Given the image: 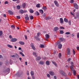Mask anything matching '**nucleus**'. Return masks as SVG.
<instances>
[{
    "instance_id": "obj_1",
    "label": "nucleus",
    "mask_w": 79,
    "mask_h": 79,
    "mask_svg": "<svg viewBox=\"0 0 79 79\" xmlns=\"http://www.w3.org/2000/svg\"><path fill=\"white\" fill-rule=\"evenodd\" d=\"M60 73L61 74L62 76H66V74L64 73V71H63L62 70H60Z\"/></svg>"
},
{
    "instance_id": "obj_2",
    "label": "nucleus",
    "mask_w": 79,
    "mask_h": 79,
    "mask_svg": "<svg viewBox=\"0 0 79 79\" xmlns=\"http://www.w3.org/2000/svg\"><path fill=\"white\" fill-rule=\"evenodd\" d=\"M71 66H70V69L71 71H73V65H74V63L71 62Z\"/></svg>"
},
{
    "instance_id": "obj_3",
    "label": "nucleus",
    "mask_w": 79,
    "mask_h": 79,
    "mask_svg": "<svg viewBox=\"0 0 79 79\" xmlns=\"http://www.w3.org/2000/svg\"><path fill=\"white\" fill-rule=\"evenodd\" d=\"M10 69L8 68L6 69V70H5V69L3 70L4 73H6V72L10 73Z\"/></svg>"
},
{
    "instance_id": "obj_4",
    "label": "nucleus",
    "mask_w": 79,
    "mask_h": 79,
    "mask_svg": "<svg viewBox=\"0 0 79 79\" xmlns=\"http://www.w3.org/2000/svg\"><path fill=\"white\" fill-rule=\"evenodd\" d=\"M54 3L56 6H57V7H59V4H58V2H57V1H55L54 2Z\"/></svg>"
},
{
    "instance_id": "obj_5",
    "label": "nucleus",
    "mask_w": 79,
    "mask_h": 79,
    "mask_svg": "<svg viewBox=\"0 0 79 79\" xmlns=\"http://www.w3.org/2000/svg\"><path fill=\"white\" fill-rule=\"evenodd\" d=\"M70 53H71V51H70V49L69 48H67V55H70Z\"/></svg>"
},
{
    "instance_id": "obj_6",
    "label": "nucleus",
    "mask_w": 79,
    "mask_h": 79,
    "mask_svg": "<svg viewBox=\"0 0 79 79\" xmlns=\"http://www.w3.org/2000/svg\"><path fill=\"white\" fill-rule=\"evenodd\" d=\"M49 74L51 76H54L55 75V73L53 72L50 71L49 72Z\"/></svg>"
},
{
    "instance_id": "obj_7",
    "label": "nucleus",
    "mask_w": 79,
    "mask_h": 79,
    "mask_svg": "<svg viewBox=\"0 0 79 79\" xmlns=\"http://www.w3.org/2000/svg\"><path fill=\"white\" fill-rule=\"evenodd\" d=\"M74 6L75 8H76V9H78V5H77V4L76 3H74Z\"/></svg>"
},
{
    "instance_id": "obj_8",
    "label": "nucleus",
    "mask_w": 79,
    "mask_h": 79,
    "mask_svg": "<svg viewBox=\"0 0 79 79\" xmlns=\"http://www.w3.org/2000/svg\"><path fill=\"white\" fill-rule=\"evenodd\" d=\"M12 42H16L17 40V39L16 38H12L10 40Z\"/></svg>"
},
{
    "instance_id": "obj_9",
    "label": "nucleus",
    "mask_w": 79,
    "mask_h": 79,
    "mask_svg": "<svg viewBox=\"0 0 79 79\" xmlns=\"http://www.w3.org/2000/svg\"><path fill=\"white\" fill-rule=\"evenodd\" d=\"M16 75H18V76L19 77H20L21 76V75H22V73H19V72H17L16 74Z\"/></svg>"
},
{
    "instance_id": "obj_10",
    "label": "nucleus",
    "mask_w": 79,
    "mask_h": 79,
    "mask_svg": "<svg viewBox=\"0 0 79 79\" xmlns=\"http://www.w3.org/2000/svg\"><path fill=\"white\" fill-rule=\"evenodd\" d=\"M35 39L36 40H37L40 41V38H39V36H35Z\"/></svg>"
},
{
    "instance_id": "obj_11",
    "label": "nucleus",
    "mask_w": 79,
    "mask_h": 79,
    "mask_svg": "<svg viewBox=\"0 0 79 79\" xmlns=\"http://www.w3.org/2000/svg\"><path fill=\"white\" fill-rule=\"evenodd\" d=\"M76 17H74V19H76L77 18H79V13H77L76 14Z\"/></svg>"
},
{
    "instance_id": "obj_12",
    "label": "nucleus",
    "mask_w": 79,
    "mask_h": 79,
    "mask_svg": "<svg viewBox=\"0 0 79 79\" xmlns=\"http://www.w3.org/2000/svg\"><path fill=\"white\" fill-rule=\"evenodd\" d=\"M58 29H59V28H58V27H56L54 28V31H58Z\"/></svg>"
},
{
    "instance_id": "obj_13",
    "label": "nucleus",
    "mask_w": 79,
    "mask_h": 79,
    "mask_svg": "<svg viewBox=\"0 0 79 79\" xmlns=\"http://www.w3.org/2000/svg\"><path fill=\"white\" fill-rule=\"evenodd\" d=\"M72 71H73V74L74 76H76V72L75 70H74L73 69V70H71Z\"/></svg>"
},
{
    "instance_id": "obj_14",
    "label": "nucleus",
    "mask_w": 79,
    "mask_h": 79,
    "mask_svg": "<svg viewBox=\"0 0 79 79\" xmlns=\"http://www.w3.org/2000/svg\"><path fill=\"white\" fill-rule=\"evenodd\" d=\"M31 47H32V49L34 50H35V46H34L33 45H31Z\"/></svg>"
},
{
    "instance_id": "obj_15",
    "label": "nucleus",
    "mask_w": 79,
    "mask_h": 79,
    "mask_svg": "<svg viewBox=\"0 0 79 79\" xmlns=\"http://www.w3.org/2000/svg\"><path fill=\"white\" fill-rule=\"evenodd\" d=\"M26 3H24L22 4V7L23 8H25V7H26Z\"/></svg>"
},
{
    "instance_id": "obj_16",
    "label": "nucleus",
    "mask_w": 79,
    "mask_h": 79,
    "mask_svg": "<svg viewBox=\"0 0 79 79\" xmlns=\"http://www.w3.org/2000/svg\"><path fill=\"white\" fill-rule=\"evenodd\" d=\"M60 21L61 23H63V18H60Z\"/></svg>"
},
{
    "instance_id": "obj_17",
    "label": "nucleus",
    "mask_w": 79,
    "mask_h": 79,
    "mask_svg": "<svg viewBox=\"0 0 79 79\" xmlns=\"http://www.w3.org/2000/svg\"><path fill=\"white\" fill-rule=\"evenodd\" d=\"M8 12L10 15H13V13L11 10H8Z\"/></svg>"
},
{
    "instance_id": "obj_18",
    "label": "nucleus",
    "mask_w": 79,
    "mask_h": 79,
    "mask_svg": "<svg viewBox=\"0 0 79 79\" xmlns=\"http://www.w3.org/2000/svg\"><path fill=\"white\" fill-rule=\"evenodd\" d=\"M64 21L65 23H68V19H67L66 18H64Z\"/></svg>"
},
{
    "instance_id": "obj_19",
    "label": "nucleus",
    "mask_w": 79,
    "mask_h": 79,
    "mask_svg": "<svg viewBox=\"0 0 79 79\" xmlns=\"http://www.w3.org/2000/svg\"><path fill=\"white\" fill-rule=\"evenodd\" d=\"M45 37L46 39H48L50 37V36L48 34H46L45 35Z\"/></svg>"
},
{
    "instance_id": "obj_20",
    "label": "nucleus",
    "mask_w": 79,
    "mask_h": 79,
    "mask_svg": "<svg viewBox=\"0 0 79 79\" xmlns=\"http://www.w3.org/2000/svg\"><path fill=\"white\" fill-rule=\"evenodd\" d=\"M26 20H29V17L28 16H27L25 17Z\"/></svg>"
},
{
    "instance_id": "obj_21",
    "label": "nucleus",
    "mask_w": 79,
    "mask_h": 79,
    "mask_svg": "<svg viewBox=\"0 0 79 79\" xmlns=\"http://www.w3.org/2000/svg\"><path fill=\"white\" fill-rule=\"evenodd\" d=\"M46 64L47 65H49L50 63L49 62V61L48 60H47L46 62Z\"/></svg>"
},
{
    "instance_id": "obj_22",
    "label": "nucleus",
    "mask_w": 79,
    "mask_h": 79,
    "mask_svg": "<svg viewBox=\"0 0 79 79\" xmlns=\"http://www.w3.org/2000/svg\"><path fill=\"white\" fill-rule=\"evenodd\" d=\"M19 43L21 45H23V44H24V42L23 41H20V42H19Z\"/></svg>"
},
{
    "instance_id": "obj_23",
    "label": "nucleus",
    "mask_w": 79,
    "mask_h": 79,
    "mask_svg": "<svg viewBox=\"0 0 79 79\" xmlns=\"http://www.w3.org/2000/svg\"><path fill=\"white\" fill-rule=\"evenodd\" d=\"M39 11L42 14H43V13H44V11L42 10H39Z\"/></svg>"
},
{
    "instance_id": "obj_24",
    "label": "nucleus",
    "mask_w": 79,
    "mask_h": 79,
    "mask_svg": "<svg viewBox=\"0 0 79 79\" xmlns=\"http://www.w3.org/2000/svg\"><path fill=\"white\" fill-rule=\"evenodd\" d=\"M16 57L17 58H19V55L17 53H15Z\"/></svg>"
},
{
    "instance_id": "obj_25",
    "label": "nucleus",
    "mask_w": 79,
    "mask_h": 79,
    "mask_svg": "<svg viewBox=\"0 0 79 79\" xmlns=\"http://www.w3.org/2000/svg\"><path fill=\"white\" fill-rule=\"evenodd\" d=\"M59 40H60V41H63V40H64V39L63 38L61 37L59 38Z\"/></svg>"
},
{
    "instance_id": "obj_26",
    "label": "nucleus",
    "mask_w": 79,
    "mask_h": 79,
    "mask_svg": "<svg viewBox=\"0 0 79 79\" xmlns=\"http://www.w3.org/2000/svg\"><path fill=\"white\" fill-rule=\"evenodd\" d=\"M19 53H20V55H21L22 56H23V57L25 56L24 54H23V52H19Z\"/></svg>"
},
{
    "instance_id": "obj_27",
    "label": "nucleus",
    "mask_w": 79,
    "mask_h": 79,
    "mask_svg": "<svg viewBox=\"0 0 79 79\" xmlns=\"http://www.w3.org/2000/svg\"><path fill=\"white\" fill-rule=\"evenodd\" d=\"M62 48V44H60L58 46V48L60 49Z\"/></svg>"
},
{
    "instance_id": "obj_28",
    "label": "nucleus",
    "mask_w": 79,
    "mask_h": 79,
    "mask_svg": "<svg viewBox=\"0 0 79 79\" xmlns=\"http://www.w3.org/2000/svg\"><path fill=\"white\" fill-rule=\"evenodd\" d=\"M40 64H44V62L42 61H40L39 62Z\"/></svg>"
},
{
    "instance_id": "obj_29",
    "label": "nucleus",
    "mask_w": 79,
    "mask_h": 79,
    "mask_svg": "<svg viewBox=\"0 0 79 79\" xmlns=\"http://www.w3.org/2000/svg\"><path fill=\"white\" fill-rule=\"evenodd\" d=\"M31 76H34V72H33V71H31Z\"/></svg>"
},
{
    "instance_id": "obj_30",
    "label": "nucleus",
    "mask_w": 79,
    "mask_h": 79,
    "mask_svg": "<svg viewBox=\"0 0 79 79\" xmlns=\"http://www.w3.org/2000/svg\"><path fill=\"white\" fill-rule=\"evenodd\" d=\"M41 59V57L39 56H38L36 58V60H40Z\"/></svg>"
},
{
    "instance_id": "obj_31",
    "label": "nucleus",
    "mask_w": 79,
    "mask_h": 79,
    "mask_svg": "<svg viewBox=\"0 0 79 79\" xmlns=\"http://www.w3.org/2000/svg\"><path fill=\"white\" fill-rule=\"evenodd\" d=\"M30 12L31 13H34V10L32 9H30Z\"/></svg>"
},
{
    "instance_id": "obj_32",
    "label": "nucleus",
    "mask_w": 79,
    "mask_h": 79,
    "mask_svg": "<svg viewBox=\"0 0 79 79\" xmlns=\"http://www.w3.org/2000/svg\"><path fill=\"white\" fill-rule=\"evenodd\" d=\"M7 46L8 47H9V48H13V46L10 45L8 44Z\"/></svg>"
},
{
    "instance_id": "obj_33",
    "label": "nucleus",
    "mask_w": 79,
    "mask_h": 79,
    "mask_svg": "<svg viewBox=\"0 0 79 79\" xmlns=\"http://www.w3.org/2000/svg\"><path fill=\"white\" fill-rule=\"evenodd\" d=\"M3 35V31H0V37H1V35Z\"/></svg>"
},
{
    "instance_id": "obj_34",
    "label": "nucleus",
    "mask_w": 79,
    "mask_h": 79,
    "mask_svg": "<svg viewBox=\"0 0 79 79\" xmlns=\"http://www.w3.org/2000/svg\"><path fill=\"white\" fill-rule=\"evenodd\" d=\"M52 63L56 66H57V64L55 63V62L52 61Z\"/></svg>"
},
{
    "instance_id": "obj_35",
    "label": "nucleus",
    "mask_w": 79,
    "mask_h": 79,
    "mask_svg": "<svg viewBox=\"0 0 79 79\" xmlns=\"http://www.w3.org/2000/svg\"><path fill=\"white\" fill-rule=\"evenodd\" d=\"M19 12L20 13H22V14H23V13H24V10H20Z\"/></svg>"
},
{
    "instance_id": "obj_36",
    "label": "nucleus",
    "mask_w": 79,
    "mask_h": 79,
    "mask_svg": "<svg viewBox=\"0 0 79 79\" xmlns=\"http://www.w3.org/2000/svg\"><path fill=\"white\" fill-rule=\"evenodd\" d=\"M29 17L30 19H33V18H34V17L32 15H30Z\"/></svg>"
},
{
    "instance_id": "obj_37",
    "label": "nucleus",
    "mask_w": 79,
    "mask_h": 79,
    "mask_svg": "<svg viewBox=\"0 0 79 79\" xmlns=\"http://www.w3.org/2000/svg\"><path fill=\"white\" fill-rule=\"evenodd\" d=\"M60 33L61 34H64V31L63 30H60Z\"/></svg>"
},
{
    "instance_id": "obj_38",
    "label": "nucleus",
    "mask_w": 79,
    "mask_h": 79,
    "mask_svg": "<svg viewBox=\"0 0 79 79\" xmlns=\"http://www.w3.org/2000/svg\"><path fill=\"white\" fill-rule=\"evenodd\" d=\"M36 7L37 8H40V4H38L36 5Z\"/></svg>"
},
{
    "instance_id": "obj_39",
    "label": "nucleus",
    "mask_w": 79,
    "mask_h": 79,
    "mask_svg": "<svg viewBox=\"0 0 79 79\" xmlns=\"http://www.w3.org/2000/svg\"><path fill=\"white\" fill-rule=\"evenodd\" d=\"M35 13L36 15H37V16H39L40 15L39 12L38 11H36Z\"/></svg>"
},
{
    "instance_id": "obj_40",
    "label": "nucleus",
    "mask_w": 79,
    "mask_h": 79,
    "mask_svg": "<svg viewBox=\"0 0 79 79\" xmlns=\"http://www.w3.org/2000/svg\"><path fill=\"white\" fill-rule=\"evenodd\" d=\"M43 9L44 10H47V7L45 6L44 7H43Z\"/></svg>"
},
{
    "instance_id": "obj_41",
    "label": "nucleus",
    "mask_w": 79,
    "mask_h": 79,
    "mask_svg": "<svg viewBox=\"0 0 79 79\" xmlns=\"http://www.w3.org/2000/svg\"><path fill=\"white\" fill-rule=\"evenodd\" d=\"M40 47L41 48H44V47H45L44 46V45L43 44H41L40 45Z\"/></svg>"
},
{
    "instance_id": "obj_42",
    "label": "nucleus",
    "mask_w": 79,
    "mask_h": 79,
    "mask_svg": "<svg viewBox=\"0 0 79 79\" xmlns=\"http://www.w3.org/2000/svg\"><path fill=\"white\" fill-rule=\"evenodd\" d=\"M20 6H17V8L18 10H19V9H20Z\"/></svg>"
},
{
    "instance_id": "obj_43",
    "label": "nucleus",
    "mask_w": 79,
    "mask_h": 79,
    "mask_svg": "<svg viewBox=\"0 0 79 79\" xmlns=\"http://www.w3.org/2000/svg\"><path fill=\"white\" fill-rule=\"evenodd\" d=\"M60 29H62V30L64 29V27H60Z\"/></svg>"
},
{
    "instance_id": "obj_44",
    "label": "nucleus",
    "mask_w": 79,
    "mask_h": 79,
    "mask_svg": "<svg viewBox=\"0 0 79 79\" xmlns=\"http://www.w3.org/2000/svg\"><path fill=\"white\" fill-rule=\"evenodd\" d=\"M59 58H61V53H59Z\"/></svg>"
},
{
    "instance_id": "obj_45",
    "label": "nucleus",
    "mask_w": 79,
    "mask_h": 79,
    "mask_svg": "<svg viewBox=\"0 0 79 79\" xmlns=\"http://www.w3.org/2000/svg\"><path fill=\"white\" fill-rule=\"evenodd\" d=\"M11 57L12 58H15V55H11Z\"/></svg>"
},
{
    "instance_id": "obj_46",
    "label": "nucleus",
    "mask_w": 79,
    "mask_h": 79,
    "mask_svg": "<svg viewBox=\"0 0 79 79\" xmlns=\"http://www.w3.org/2000/svg\"><path fill=\"white\" fill-rule=\"evenodd\" d=\"M65 34H67V35H68L69 34H70V32H67L65 33Z\"/></svg>"
},
{
    "instance_id": "obj_47",
    "label": "nucleus",
    "mask_w": 79,
    "mask_h": 79,
    "mask_svg": "<svg viewBox=\"0 0 79 79\" xmlns=\"http://www.w3.org/2000/svg\"><path fill=\"white\" fill-rule=\"evenodd\" d=\"M11 27H12V28H13L14 29H15V27L13 25L11 26Z\"/></svg>"
},
{
    "instance_id": "obj_48",
    "label": "nucleus",
    "mask_w": 79,
    "mask_h": 79,
    "mask_svg": "<svg viewBox=\"0 0 79 79\" xmlns=\"http://www.w3.org/2000/svg\"><path fill=\"white\" fill-rule=\"evenodd\" d=\"M4 4L6 5V4H8V1H6L4 2Z\"/></svg>"
},
{
    "instance_id": "obj_49",
    "label": "nucleus",
    "mask_w": 79,
    "mask_h": 79,
    "mask_svg": "<svg viewBox=\"0 0 79 79\" xmlns=\"http://www.w3.org/2000/svg\"><path fill=\"white\" fill-rule=\"evenodd\" d=\"M71 21L70 20L69 21V24L70 25H71Z\"/></svg>"
},
{
    "instance_id": "obj_50",
    "label": "nucleus",
    "mask_w": 79,
    "mask_h": 79,
    "mask_svg": "<svg viewBox=\"0 0 79 79\" xmlns=\"http://www.w3.org/2000/svg\"><path fill=\"white\" fill-rule=\"evenodd\" d=\"M17 19H20V16H17Z\"/></svg>"
},
{
    "instance_id": "obj_51",
    "label": "nucleus",
    "mask_w": 79,
    "mask_h": 79,
    "mask_svg": "<svg viewBox=\"0 0 79 79\" xmlns=\"http://www.w3.org/2000/svg\"><path fill=\"white\" fill-rule=\"evenodd\" d=\"M70 2L71 3H74V0H71Z\"/></svg>"
},
{
    "instance_id": "obj_52",
    "label": "nucleus",
    "mask_w": 79,
    "mask_h": 79,
    "mask_svg": "<svg viewBox=\"0 0 79 79\" xmlns=\"http://www.w3.org/2000/svg\"><path fill=\"white\" fill-rule=\"evenodd\" d=\"M36 54H37L36 52H33V55H36Z\"/></svg>"
},
{
    "instance_id": "obj_53",
    "label": "nucleus",
    "mask_w": 79,
    "mask_h": 79,
    "mask_svg": "<svg viewBox=\"0 0 79 79\" xmlns=\"http://www.w3.org/2000/svg\"><path fill=\"white\" fill-rule=\"evenodd\" d=\"M27 76H29V72L28 71H27Z\"/></svg>"
},
{
    "instance_id": "obj_54",
    "label": "nucleus",
    "mask_w": 79,
    "mask_h": 79,
    "mask_svg": "<svg viewBox=\"0 0 79 79\" xmlns=\"http://www.w3.org/2000/svg\"><path fill=\"white\" fill-rule=\"evenodd\" d=\"M45 16H46V14L45 13L44 14V15H42L43 17H45Z\"/></svg>"
},
{
    "instance_id": "obj_55",
    "label": "nucleus",
    "mask_w": 79,
    "mask_h": 79,
    "mask_svg": "<svg viewBox=\"0 0 79 79\" xmlns=\"http://www.w3.org/2000/svg\"><path fill=\"white\" fill-rule=\"evenodd\" d=\"M32 79H35V77L33 75L31 76Z\"/></svg>"
},
{
    "instance_id": "obj_56",
    "label": "nucleus",
    "mask_w": 79,
    "mask_h": 79,
    "mask_svg": "<svg viewBox=\"0 0 79 79\" xmlns=\"http://www.w3.org/2000/svg\"><path fill=\"white\" fill-rule=\"evenodd\" d=\"M68 75L69 76H71V72H69L68 73Z\"/></svg>"
},
{
    "instance_id": "obj_57",
    "label": "nucleus",
    "mask_w": 79,
    "mask_h": 79,
    "mask_svg": "<svg viewBox=\"0 0 79 79\" xmlns=\"http://www.w3.org/2000/svg\"><path fill=\"white\" fill-rule=\"evenodd\" d=\"M77 37L79 38V33H77Z\"/></svg>"
},
{
    "instance_id": "obj_58",
    "label": "nucleus",
    "mask_w": 79,
    "mask_h": 79,
    "mask_svg": "<svg viewBox=\"0 0 79 79\" xmlns=\"http://www.w3.org/2000/svg\"><path fill=\"white\" fill-rule=\"evenodd\" d=\"M40 34V33H38L37 34V35L38 36V37H39V35Z\"/></svg>"
},
{
    "instance_id": "obj_59",
    "label": "nucleus",
    "mask_w": 79,
    "mask_h": 79,
    "mask_svg": "<svg viewBox=\"0 0 79 79\" xmlns=\"http://www.w3.org/2000/svg\"><path fill=\"white\" fill-rule=\"evenodd\" d=\"M47 76L48 77H50V75L49 74H48L47 75Z\"/></svg>"
},
{
    "instance_id": "obj_60",
    "label": "nucleus",
    "mask_w": 79,
    "mask_h": 79,
    "mask_svg": "<svg viewBox=\"0 0 79 79\" xmlns=\"http://www.w3.org/2000/svg\"><path fill=\"white\" fill-rule=\"evenodd\" d=\"M3 64V63L2 62H0V66H2Z\"/></svg>"
},
{
    "instance_id": "obj_61",
    "label": "nucleus",
    "mask_w": 79,
    "mask_h": 79,
    "mask_svg": "<svg viewBox=\"0 0 79 79\" xmlns=\"http://www.w3.org/2000/svg\"><path fill=\"white\" fill-rule=\"evenodd\" d=\"M54 79H57V78H56V76H54Z\"/></svg>"
},
{
    "instance_id": "obj_62",
    "label": "nucleus",
    "mask_w": 79,
    "mask_h": 79,
    "mask_svg": "<svg viewBox=\"0 0 79 79\" xmlns=\"http://www.w3.org/2000/svg\"><path fill=\"white\" fill-rule=\"evenodd\" d=\"M9 38L10 39H12V36L11 35H9Z\"/></svg>"
},
{
    "instance_id": "obj_63",
    "label": "nucleus",
    "mask_w": 79,
    "mask_h": 79,
    "mask_svg": "<svg viewBox=\"0 0 79 79\" xmlns=\"http://www.w3.org/2000/svg\"><path fill=\"white\" fill-rule=\"evenodd\" d=\"M77 50H79V47H77Z\"/></svg>"
},
{
    "instance_id": "obj_64",
    "label": "nucleus",
    "mask_w": 79,
    "mask_h": 79,
    "mask_svg": "<svg viewBox=\"0 0 79 79\" xmlns=\"http://www.w3.org/2000/svg\"><path fill=\"white\" fill-rule=\"evenodd\" d=\"M71 60V58H69L68 60L67 61H69Z\"/></svg>"
}]
</instances>
